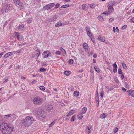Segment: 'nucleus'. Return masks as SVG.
I'll list each match as a JSON object with an SVG mask.
<instances>
[{
	"label": "nucleus",
	"mask_w": 134,
	"mask_h": 134,
	"mask_svg": "<svg viewBox=\"0 0 134 134\" xmlns=\"http://www.w3.org/2000/svg\"><path fill=\"white\" fill-rule=\"evenodd\" d=\"M14 128L11 124H8L2 121H0V130L3 134H10Z\"/></svg>",
	"instance_id": "nucleus-1"
},
{
	"label": "nucleus",
	"mask_w": 134,
	"mask_h": 134,
	"mask_svg": "<svg viewBox=\"0 0 134 134\" xmlns=\"http://www.w3.org/2000/svg\"><path fill=\"white\" fill-rule=\"evenodd\" d=\"M33 119V118L27 116L26 117L25 119H22L21 121V123L22 125L25 127H28L32 124Z\"/></svg>",
	"instance_id": "nucleus-2"
},
{
	"label": "nucleus",
	"mask_w": 134,
	"mask_h": 134,
	"mask_svg": "<svg viewBox=\"0 0 134 134\" xmlns=\"http://www.w3.org/2000/svg\"><path fill=\"white\" fill-rule=\"evenodd\" d=\"M42 99L39 97H36L34 98L33 102L34 104L40 105L42 103Z\"/></svg>",
	"instance_id": "nucleus-3"
},
{
	"label": "nucleus",
	"mask_w": 134,
	"mask_h": 134,
	"mask_svg": "<svg viewBox=\"0 0 134 134\" xmlns=\"http://www.w3.org/2000/svg\"><path fill=\"white\" fill-rule=\"evenodd\" d=\"M15 4L20 8L21 7L22 8L23 7V5L21 1L20 0H13Z\"/></svg>",
	"instance_id": "nucleus-4"
},
{
	"label": "nucleus",
	"mask_w": 134,
	"mask_h": 134,
	"mask_svg": "<svg viewBox=\"0 0 134 134\" xmlns=\"http://www.w3.org/2000/svg\"><path fill=\"white\" fill-rule=\"evenodd\" d=\"M55 5L54 3H50L45 6L43 7V9L46 10H48L53 7Z\"/></svg>",
	"instance_id": "nucleus-5"
},
{
	"label": "nucleus",
	"mask_w": 134,
	"mask_h": 134,
	"mask_svg": "<svg viewBox=\"0 0 134 134\" xmlns=\"http://www.w3.org/2000/svg\"><path fill=\"white\" fill-rule=\"evenodd\" d=\"M75 111H76L72 109L70 110L66 116V120H68L69 119L68 118V117L73 114L75 112Z\"/></svg>",
	"instance_id": "nucleus-6"
},
{
	"label": "nucleus",
	"mask_w": 134,
	"mask_h": 134,
	"mask_svg": "<svg viewBox=\"0 0 134 134\" xmlns=\"http://www.w3.org/2000/svg\"><path fill=\"white\" fill-rule=\"evenodd\" d=\"M50 52L49 51H45L42 53V55H43V57L44 58H47L51 54Z\"/></svg>",
	"instance_id": "nucleus-7"
},
{
	"label": "nucleus",
	"mask_w": 134,
	"mask_h": 134,
	"mask_svg": "<svg viewBox=\"0 0 134 134\" xmlns=\"http://www.w3.org/2000/svg\"><path fill=\"white\" fill-rule=\"evenodd\" d=\"M92 129V127L90 125L88 126L85 129L86 133L88 134L90 133Z\"/></svg>",
	"instance_id": "nucleus-8"
},
{
	"label": "nucleus",
	"mask_w": 134,
	"mask_h": 134,
	"mask_svg": "<svg viewBox=\"0 0 134 134\" xmlns=\"http://www.w3.org/2000/svg\"><path fill=\"white\" fill-rule=\"evenodd\" d=\"M46 114L44 112H42L39 115V117L40 118V120H42L46 116Z\"/></svg>",
	"instance_id": "nucleus-9"
},
{
	"label": "nucleus",
	"mask_w": 134,
	"mask_h": 134,
	"mask_svg": "<svg viewBox=\"0 0 134 134\" xmlns=\"http://www.w3.org/2000/svg\"><path fill=\"white\" fill-rule=\"evenodd\" d=\"M112 66L113 68V71L114 73H115L117 72V65H116V63L115 62L112 65Z\"/></svg>",
	"instance_id": "nucleus-10"
},
{
	"label": "nucleus",
	"mask_w": 134,
	"mask_h": 134,
	"mask_svg": "<svg viewBox=\"0 0 134 134\" xmlns=\"http://www.w3.org/2000/svg\"><path fill=\"white\" fill-rule=\"evenodd\" d=\"M39 49H37V50L35 51V56L37 57L36 59H37L38 58V57L40 55V52Z\"/></svg>",
	"instance_id": "nucleus-11"
},
{
	"label": "nucleus",
	"mask_w": 134,
	"mask_h": 134,
	"mask_svg": "<svg viewBox=\"0 0 134 134\" xmlns=\"http://www.w3.org/2000/svg\"><path fill=\"white\" fill-rule=\"evenodd\" d=\"M57 18L56 15H53L52 17L48 20V21L50 22H52L55 21Z\"/></svg>",
	"instance_id": "nucleus-12"
},
{
	"label": "nucleus",
	"mask_w": 134,
	"mask_h": 134,
	"mask_svg": "<svg viewBox=\"0 0 134 134\" xmlns=\"http://www.w3.org/2000/svg\"><path fill=\"white\" fill-rule=\"evenodd\" d=\"M129 92L128 95L129 96H131L134 97V90H128Z\"/></svg>",
	"instance_id": "nucleus-13"
},
{
	"label": "nucleus",
	"mask_w": 134,
	"mask_h": 134,
	"mask_svg": "<svg viewBox=\"0 0 134 134\" xmlns=\"http://www.w3.org/2000/svg\"><path fill=\"white\" fill-rule=\"evenodd\" d=\"M87 109L86 107H84L80 111V113H81V114H84L87 111Z\"/></svg>",
	"instance_id": "nucleus-14"
},
{
	"label": "nucleus",
	"mask_w": 134,
	"mask_h": 134,
	"mask_svg": "<svg viewBox=\"0 0 134 134\" xmlns=\"http://www.w3.org/2000/svg\"><path fill=\"white\" fill-rule=\"evenodd\" d=\"M13 52H10L7 53L5 54L4 55V57L6 58H8L9 57L11 56Z\"/></svg>",
	"instance_id": "nucleus-15"
},
{
	"label": "nucleus",
	"mask_w": 134,
	"mask_h": 134,
	"mask_svg": "<svg viewBox=\"0 0 134 134\" xmlns=\"http://www.w3.org/2000/svg\"><path fill=\"white\" fill-rule=\"evenodd\" d=\"M98 39L102 42H104L105 40V38L104 37L100 35L98 38Z\"/></svg>",
	"instance_id": "nucleus-16"
},
{
	"label": "nucleus",
	"mask_w": 134,
	"mask_h": 134,
	"mask_svg": "<svg viewBox=\"0 0 134 134\" xmlns=\"http://www.w3.org/2000/svg\"><path fill=\"white\" fill-rule=\"evenodd\" d=\"M83 46L85 50H87L89 49V46L87 43H83Z\"/></svg>",
	"instance_id": "nucleus-17"
},
{
	"label": "nucleus",
	"mask_w": 134,
	"mask_h": 134,
	"mask_svg": "<svg viewBox=\"0 0 134 134\" xmlns=\"http://www.w3.org/2000/svg\"><path fill=\"white\" fill-rule=\"evenodd\" d=\"M85 29L87 34H91L89 26H86L85 27Z\"/></svg>",
	"instance_id": "nucleus-18"
},
{
	"label": "nucleus",
	"mask_w": 134,
	"mask_h": 134,
	"mask_svg": "<svg viewBox=\"0 0 134 134\" xmlns=\"http://www.w3.org/2000/svg\"><path fill=\"white\" fill-rule=\"evenodd\" d=\"M84 115H84L83 114H81V113H80V112L78 115H77V118L79 120H80L83 117V116Z\"/></svg>",
	"instance_id": "nucleus-19"
},
{
	"label": "nucleus",
	"mask_w": 134,
	"mask_h": 134,
	"mask_svg": "<svg viewBox=\"0 0 134 134\" xmlns=\"http://www.w3.org/2000/svg\"><path fill=\"white\" fill-rule=\"evenodd\" d=\"M17 37L18 39L19 40H22L23 38V36L21 34H17Z\"/></svg>",
	"instance_id": "nucleus-20"
},
{
	"label": "nucleus",
	"mask_w": 134,
	"mask_h": 134,
	"mask_svg": "<svg viewBox=\"0 0 134 134\" xmlns=\"http://www.w3.org/2000/svg\"><path fill=\"white\" fill-rule=\"evenodd\" d=\"M121 64L123 67L124 69L125 70L127 69V68L126 66V65L124 61L122 62Z\"/></svg>",
	"instance_id": "nucleus-21"
},
{
	"label": "nucleus",
	"mask_w": 134,
	"mask_h": 134,
	"mask_svg": "<svg viewBox=\"0 0 134 134\" xmlns=\"http://www.w3.org/2000/svg\"><path fill=\"white\" fill-rule=\"evenodd\" d=\"M98 4H96V3H92L90 5V7L91 8H93L94 7H96V6H98Z\"/></svg>",
	"instance_id": "nucleus-22"
},
{
	"label": "nucleus",
	"mask_w": 134,
	"mask_h": 134,
	"mask_svg": "<svg viewBox=\"0 0 134 134\" xmlns=\"http://www.w3.org/2000/svg\"><path fill=\"white\" fill-rule=\"evenodd\" d=\"M47 109L48 111H50L53 108L52 106L51 105H48L47 106Z\"/></svg>",
	"instance_id": "nucleus-23"
},
{
	"label": "nucleus",
	"mask_w": 134,
	"mask_h": 134,
	"mask_svg": "<svg viewBox=\"0 0 134 134\" xmlns=\"http://www.w3.org/2000/svg\"><path fill=\"white\" fill-rule=\"evenodd\" d=\"M113 31L115 33H118L119 32V29L118 27H116V28L115 27L113 28Z\"/></svg>",
	"instance_id": "nucleus-24"
},
{
	"label": "nucleus",
	"mask_w": 134,
	"mask_h": 134,
	"mask_svg": "<svg viewBox=\"0 0 134 134\" xmlns=\"http://www.w3.org/2000/svg\"><path fill=\"white\" fill-rule=\"evenodd\" d=\"M73 94L74 96L77 97L79 96V93L78 91H75L74 92Z\"/></svg>",
	"instance_id": "nucleus-25"
},
{
	"label": "nucleus",
	"mask_w": 134,
	"mask_h": 134,
	"mask_svg": "<svg viewBox=\"0 0 134 134\" xmlns=\"http://www.w3.org/2000/svg\"><path fill=\"white\" fill-rule=\"evenodd\" d=\"M94 68L95 70L98 73H99L100 71V70L99 69V68L97 66H94Z\"/></svg>",
	"instance_id": "nucleus-26"
},
{
	"label": "nucleus",
	"mask_w": 134,
	"mask_h": 134,
	"mask_svg": "<svg viewBox=\"0 0 134 134\" xmlns=\"http://www.w3.org/2000/svg\"><path fill=\"white\" fill-rule=\"evenodd\" d=\"M24 25H20L18 27V29L19 31H21L23 29Z\"/></svg>",
	"instance_id": "nucleus-27"
},
{
	"label": "nucleus",
	"mask_w": 134,
	"mask_h": 134,
	"mask_svg": "<svg viewBox=\"0 0 134 134\" xmlns=\"http://www.w3.org/2000/svg\"><path fill=\"white\" fill-rule=\"evenodd\" d=\"M108 10L110 12H112L114 10L113 7L108 6Z\"/></svg>",
	"instance_id": "nucleus-28"
},
{
	"label": "nucleus",
	"mask_w": 134,
	"mask_h": 134,
	"mask_svg": "<svg viewBox=\"0 0 134 134\" xmlns=\"http://www.w3.org/2000/svg\"><path fill=\"white\" fill-rule=\"evenodd\" d=\"M97 18L100 21H102L104 20V19L102 17L101 15L98 16Z\"/></svg>",
	"instance_id": "nucleus-29"
},
{
	"label": "nucleus",
	"mask_w": 134,
	"mask_h": 134,
	"mask_svg": "<svg viewBox=\"0 0 134 134\" xmlns=\"http://www.w3.org/2000/svg\"><path fill=\"white\" fill-rule=\"evenodd\" d=\"M64 74L66 76H68L71 74V72L69 71H65L64 72Z\"/></svg>",
	"instance_id": "nucleus-30"
},
{
	"label": "nucleus",
	"mask_w": 134,
	"mask_h": 134,
	"mask_svg": "<svg viewBox=\"0 0 134 134\" xmlns=\"http://www.w3.org/2000/svg\"><path fill=\"white\" fill-rule=\"evenodd\" d=\"M62 25V23L60 22H59L56 23L55 26L56 27H58L61 26Z\"/></svg>",
	"instance_id": "nucleus-31"
},
{
	"label": "nucleus",
	"mask_w": 134,
	"mask_h": 134,
	"mask_svg": "<svg viewBox=\"0 0 134 134\" xmlns=\"http://www.w3.org/2000/svg\"><path fill=\"white\" fill-rule=\"evenodd\" d=\"M100 118H101L102 119H104L106 117V115H105V114H102L100 115Z\"/></svg>",
	"instance_id": "nucleus-32"
},
{
	"label": "nucleus",
	"mask_w": 134,
	"mask_h": 134,
	"mask_svg": "<svg viewBox=\"0 0 134 134\" xmlns=\"http://www.w3.org/2000/svg\"><path fill=\"white\" fill-rule=\"evenodd\" d=\"M32 21V18H30L26 20V22L28 23H30Z\"/></svg>",
	"instance_id": "nucleus-33"
},
{
	"label": "nucleus",
	"mask_w": 134,
	"mask_h": 134,
	"mask_svg": "<svg viewBox=\"0 0 134 134\" xmlns=\"http://www.w3.org/2000/svg\"><path fill=\"white\" fill-rule=\"evenodd\" d=\"M40 70L41 72H44L46 71V69L42 67L40 69Z\"/></svg>",
	"instance_id": "nucleus-34"
},
{
	"label": "nucleus",
	"mask_w": 134,
	"mask_h": 134,
	"mask_svg": "<svg viewBox=\"0 0 134 134\" xmlns=\"http://www.w3.org/2000/svg\"><path fill=\"white\" fill-rule=\"evenodd\" d=\"M69 4H65V5H64L62 6L60 8H65V7H69Z\"/></svg>",
	"instance_id": "nucleus-35"
},
{
	"label": "nucleus",
	"mask_w": 134,
	"mask_h": 134,
	"mask_svg": "<svg viewBox=\"0 0 134 134\" xmlns=\"http://www.w3.org/2000/svg\"><path fill=\"white\" fill-rule=\"evenodd\" d=\"M60 50L62 52L65 54H66V51L62 47H60Z\"/></svg>",
	"instance_id": "nucleus-36"
},
{
	"label": "nucleus",
	"mask_w": 134,
	"mask_h": 134,
	"mask_svg": "<svg viewBox=\"0 0 134 134\" xmlns=\"http://www.w3.org/2000/svg\"><path fill=\"white\" fill-rule=\"evenodd\" d=\"M114 4V3L113 2H111L110 3H109L108 4V6L111 7H113V5Z\"/></svg>",
	"instance_id": "nucleus-37"
},
{
	"label": "nucleus",
	"mask_w": 134,
	"mask_h": 134,
	"mask_svg": "<svg viewBox=\"0 0 134 134\" xmlns=\"http://www.w3.org/2000/svg\"><path fill=\"white\" fill-rule=\"evenodd\" d=\"M39 88L40 89V90L44 91L45 90V88L44 86H40L39 87Z\"/></svg>",
	"instance_id": "nucleus-38"
},
{
	"label": "nucleus",
	"mask_w": 134,
	"mask_h": 134,
	"mask_svg": "<svg viewBox=\"0 0 134 134\" xmlns=\"http://www.w3.org/2000/svg\"><path fill=\"white\" fill-rule=\"evenodd\" d=\"M118 128L117 127H115L113 129V132L114 133H115L118 131Z\"/></svg>",
	"instance_id": "nucleus-39"
},
{
	"label": "nucleus",
	"mask_w": 134,
	"mask_h": 134,
	"mask_svg": "<svg viewBox=\"0 0 134 134\" xmlns=\"http://www.w3.org/2000/svg\"><path fill=\"white\" fill-rule=\"evenodd\" d=\"M69 64H73L74 63L73 60L71 59H69Z\"/></svg>",
	"instance_id": "nucleus-40"
},
{
	"label": "nucleus",
	"mask_w": 134,
	"mask_h": 134,
	"mask_svg": "<svg viewBox=\"0 0 134 134\" xmlns=\"http://www.w3.org/2000/svg\"><path fill=\"white\" fill-rule=\"evenodd\" d=\"M75 117H76V116L75 115H74V116H73L71 117V121L72 122H73V121H74V119L75 118Z\"/></svg>",
	"instance_id": "nucleus-41"
},
{
	"label": "nucleus",
	"mask_w": 134,
	"mask_h": 134,
	"mask_svg": "<svg viewBox=\"0 0 134 134\" xmlns=\"http://www.w3.org/2000/svg\"><path fill=\"white\" fill-rule=\"evenodd\" d=\"M8 80V78L7 77H5L3 81L4 82H7Z\"/></svg>",
	"instance_id": "nucleus-42"
},
{
	"label": "nucleus",
	"mask_w": 134,
	"mask_h": 134,
	"mask_svg": "<svg viewBox=\"0 0 134 134\" xmlns=\"http://www.w3.org/2000/svg\"><path fill=\"white\" fill-rule=\"evenodd\" d=\"M118 74H122V71L121 69L119 68L118 71Z\"/></svg>",
	"instance_id": "nucleus-43"
},
{
	"label": "nucleus",
	"mask_w": 134,
	"mask_h": 134,
	"mask_svg": "<svg viewBox=\"0 0 134 134\" xmlns=\"http://www.w3.org/2000/svg\"><path fill=\"white\" fill-rule=\"evenodd\" d=\"M86 5L85 4H83L82 6V9L83 10H85L86 9Z\"/></svg>",
	"instance_id": "nucleus-44"
},
{
	"label": "nucleus",
	"mask_w": 134,
	"mask_h": 134,
	"mask_svg": "<svg viewBox=\"0 0 134 134\" xmlns=\"http://www.w3.org/2000/svg\"><path fill=\"white\" fill-rule=\"evenodd\" d=\"M55 121H53V122L49 124V127H52L55 124Z\"/></svg>",
	"instance_id": "nucleus-45"
},
{
	"label": "nucleus",
	"mask_w": 134,
	"mask_h": 134,
	"mask_svg": "<svg viewBox=\"0 0 134 134\" xmlns=\"http://www.w3.org/2000/svg\"><path fill=\"white\" fill-rule=\"evenodd\" d=\"M55 54L57 55H59L60 54L61 52L59 51H57L55 52Z\"/></svg>",
	"instance_id": "nucleus-46"
},
{
	"label": "nucleus",
	"mask_w": 134,
	"mask_h": 134,
	"mask_svg": "<svg viewBox=\"0 0 134 134\" xmlns=\"http://www.w3.org/2000/svg\"><path fill=\"white\" fill-rule=\"evenodd\" d=\"M104 95V92L103 91V90H102V91L100 93V96L101 97H103Z\"/></svg>",
	"instance_id": "nucleus-47"
},
{
	"label": "nucleus",
	"mask_w": 134,
	"mask_h": 134,
	"mask_svg": "<svg viewBox=\"0 0 134 134\" xmlns=\"http://www.w3.org/2000/svg\"><path fill=\"white\" fill-rule=\"evenodd\" d=\"M7 10L6 9H5V8H3L1 10V11L2 12H6Z\"/></svg>",
	"instance_id": "nucleus-48"
},
{
	"label": "nucleus",
	"mask_w": 134,
	"mask_h": 134,
	"mask_svg": "<svg viewBox=\"0 0 134 134\" xmlns=\"http://www.w3.org/2000/svg\"><path fill=\"white\" fill-rule=\"evenodd\" d=\"M60 4L58 3H57L55 5V8H57L59 7V6Z\"/></svg>",
	"instance_id": "nucleus-49"
},
{
	"label": "nucleus",
	"mask_w": 134,
	"mask_h": 134,
	"mask_svg": "<svg viewBox=\"0 0 134 134\" xmlns=\"http://www.w3.org/2000/svg\"><path fill=\"white\" fill-rule=\"evenodd\" d=\"M10 7V5L8 4H7L6 5V9L8 10V9Z\"/></svg>",
	"instance_id": "nucleus-50"
},
{
	"label": "nucleus",
	"mask_w": 134,
	"mask_h": 134,
	"mask_svg": "<svg viewBox=\"0 0 134 134\" xmlns=\"http://www.w3.org/2000/svg\"><path fill=\"white\" fill-rule=\"evenodd\" d=\"M37 81L36 80H34L31 82V84H34L36 83V82Z\"/></svg>",
	"instance_id": "nucleus-51"
},
{
	"label": "nucleus",
	"mask_w": 134,
	"mask_h": 134,
	"mask_svg": "<svg viewBox=\"0 0 134 134\" xmlns=\"http://www.w3.org/2000/svg\"><path fill=\"white\" fill-rule=\"evenodd\" d=\"M102 14H104L105 15L107 16L108 15H109V14L108 13H107L106 12H103L101 14V15H102Z\"/></svg>",
	"instance_id": "nucleus-52"
},
{
	"label": "nucleus",
	"mask_w": 134,
	"mask_h": 134,
	"mask_svg": "<svg viewBox=\"0 0 134 134\" xmlns=\"http://www.w3.org/2000/svg\"><path fill=\"white\" fill-rule=\"evenodd\" d=\"M92 41L93 42H95V40L94 37H91V38Z\"/></svg>",
	"instance_id": "nucleus-53"
},
{
	"label": "nucleus",
	"mask_w": 134,
	"mask_h": 134,
	"mask_svg": "<svg viewBox=\"0 0 134 134\" xmlns=\"http://www.w3.org/2000/svg\"><path fill=\"white\" fill-rule=\"evenodd\" d=\"M5 52V51L2 52L0 53V58L1 57L2 55Z\"/></svg>",
	"instance_id": "nucleus-54"
},
{
	"label": "nucleus",
	"mask_w": 134,
	"mask_h": 134,
	"mask_svg": "<svg viewBox=\"0 0 134 134\" xmlns=\"http://www.w3.org/2000/svg\"><path fill=\"white\" fill-rule=\"evenodd\" d=\"M88 35L91 38V37H93L92 34H88Z\"/></svg>",
	"instance_id": "nucleus-55"
},
{
	"label": "nucleus",
	"mask_w": 134,
	"mask_h": 134,
	"mask_svg": "<svg viewBox=\"0 0 134 134\" xmlns=\"http://www.w3.org/2000/svg\"><path fill=\"white\" fill-rule=\"evenodd\" d=\"M95 99L96 100V102H99V97H96Z\"/></svg>",
	"instance_id": "nucleus-56"
},
{
	"label": "nucleus",
	"mask_w": 134,
	"mask_h": 134,
	"mask_svg": "<svg viewBox=\"0 0 134 134\" xmlns=\"http://www.w3.org/2000/svg\"><path fill=\"white\" fill-rule=\"evenodd\" d=\"M126 27H127V25H125L122 26V29H124L125 28H126Z\"/></svg>",
	"instance_id": "nucleus-57"
},
{
	"label": "nucleus",
	"mask_w": 134,
	"mask_h": 134,
	"mask_svg": "<svg viewBox=\"0 0 134 134\" xmlns=\"http://www.w3.org/2000/svg\"><path fill=\"white\" fill-rule=\"evenodd\" d=\"M114 20V18H110L109 19V21L110 22H111Z\"/></svg>",
	"instance_id": "nucleus-58"
},
{
	"label": "nucleus",
	"mask_w": 134,
	"mask_h": 134,
	"mask_svg": "<svg viewBox=\"0 0 134 134\" xmlns=\"http://www.w3.org/2000/svg\"><path fill=\"white\" fill-rule=\"evenodd\" d=\"M125 86L127 88H128L129 87V85L128 84H126Z\"/></svg>",
	"instance_id": "nucleus-59"
},
{
	"label": "nucleus",
	"mask_w": 134,
	"mask_h": 134,
	"mask_svg": "<svg viewBox=\"0 0 134 134\" xmlns=\"http://www.w3.org/2000/svg\"><path fill=\"white\" fill-rule=\"evenodd\" d=\"M124 75H123V74H121V79H122L124 78Z\"/></svg>",
	"instance_id": "nucleus-60"
},
{
	"label": "nucleus",
	"mask_w": 134,
	"mask_h": 134,
	"mask_svg": "<svg viewBox=\"0 0 134 134\" xmlns=\"http://www.w3.org/2000/svg\"><path fill=\"white\" fill-rule=\"evenodd\" d=\"M93 57L94 58H96L97 57V55L96 54H94L93 55Z\"/></svg>",
	"instance_id": "nucleus-61"
},
{
	"label": "nucleus",
	"mask_w": 134,
	"mask_h": 134,
	"mask_svg": "<svg viewBox=\"0 0 134 134\" xmlns=\"http://www.w3.org/2000/svg\"><path fill=\"white\" fill-rule=\"evenodd\" d=\"M96 103H97L96 105L97 107H98L99 106V102H96Z\"/></svg>",
	"instance_id": "nucleus-62"
},
{
	"label": "nucleus",
	"mask_w": 134,
	"mask_h": 134,
	"mask_svg": "<svg viewBox=\"0 0 134 134\" xmlns=\"http://www.w3.org/2000/svg\"><path fill=\"white\" fill-rule=\"evenodd\" d=\"M5 116H7L8 117H10L11 118H12V116H12L11 115H6Z\"/></svg>",
	"instance_id": "nucleus-63"
},
{
	"label": "nucleus",
	"mask_w": 134,
	"mask_h": 134,
	"mask_svg": "<svg viewBox=\"0 0 134 134\" xmlns=\"http://www.w3.org/2000/svg\"><path fill=\"white\" fill-rule=\"evenodd\" d=\"M131 21L132 22L134 23V17H133L132 18Z\"/></svg>",
	"instance_id": "nucleus-64"
}]
</instances>
